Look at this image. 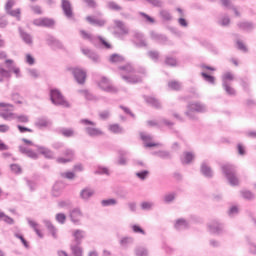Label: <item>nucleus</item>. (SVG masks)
<instances>
[{"label": "nucleus", "mask_w": 256, "mask_h": 256, "mask_svg": "<svg viewBox=\"0 0 256 256\" xmlns=\"http://www.w3.org/2000/svg\"><path fill=\"white\" fill-rule=\"evenodd\" d=\"M110 63H123L125 58L119 54H112L109 58Z\"/></svg>", "instance_id": "42"}, {"label": "nucleus", "mask_w": 256, "mask_h": 256, "mask_svg": "<svg viewBox=\"0 0 256 256\" xmlns=\"http://www.w3.org/2000/svg\"><path fill=\"white\" fill-rule=\"evenodd\" d=\"M50 101L53 103V105L67 108L71 107L69 102L65 100V97H63V94H61V91H59L58 89L50 90Z\"/></svg>", "instance_id": "4"}, {"label": "nucleus", "mask_w": 256, "mask_h": 256, "mask_svg": "<svg viewBox=\"0 0 256 256\" xmlns=\"http://www.w3.org/2000/svg\"><path fill=\"white\" fill-rule=\"evenodd\" d=\"M26 181L27 187H29L30 191L33 193V191H36L37 189V183L35 181L29 180V178L24 179Z\"/></svg>", "instance_id": "51"}, {"label": "nucleus", "mask_w": 256, "mask_h": 256, "mask_svg": "<svg viewBox=\"0 0 256 256\" xmlns=\"http://www.w3.org/2000/svg\"><path fill=\"white\" fill-rule=\"evenodd\" d=\"M19 151L22 155H26L30 159H39V154L25 146H19Z\"/></svg>", "instance_id": "20"}, {"label": "nucleus", "mask_w": 256, "mask_h": 256, "mask_svg": "<svg viewBox=\"0 0 256 256\" xmlns=\"http://www.w3.org/2000/svg\"><path fill=\"white\" fill-rule=\"evenodd\" d=\"M80 35L82 38H84L86 41H90V43H93V41H95V37L91 34H89L87 31L85 30H81L80 31Z\"/></svg>", "instance_id": "47"}, {"label": "nucleus", "mask_w": 256, "mask_h": 256, "mask_svg": "<svg viewBox=\"0 0 256 256\" xmlns=\"http://www.w3.org/2000/svg\"><path fill=\"white\" fill-rule=\"evenodd\" d=\"M132 231L133 233H138L140 235H146L145 230H143V228H141V226L134 224L132 225Z\"/></svg>", "instance_id": "58"}, {"label": "nucleus", "mask_w": 256, "mask_h": 256, "mask_svg": "<svg viewBox=\"0 0 256 256\" xmlns=\"http://www.w3.org/2000/svg\"><path fill=\"white\" fill-rule=\"evenodd\" d=\"M222 87L226 92V94L229 95L230 97H235V95H237V91L235 90V88L231 87L230 83L224 82L222 83Z\"/></svg>", "instance_id": "32"}, {"label": "nucleus", "mask_w": 256, "mask_h": 256, "mask_svg": "<svg viewBox=\"0 0 256 256\" xmlns=\"http://www.w3.org/2000/svg\"><path fill=\"white\" fill-rule=\"evenodd\" d=\"M201 76L203 77L204 81H206V83H209L210 85H215V76H211L205 72H202Z\"/></svg>", "instance_id": "45"}, {"label": "nucleus", "mask_w": 256, "mask_h": 256, "mask_svg": "<svg viewBox=\"0 0 256 256\" xmlns=\"http://www.w3.org/2000/svg\"><path fill=\"white\" fill-rule=\"evenodd\" d=\"M93 195H95V190L89 187L82 189L80 192V198H82L83 201H89V199L93 197Z\"/></svg>", "instance_id": "22"}, {"label": "nucleus", "mask_w": 256, "mask_h": 256, "mask_svg": "<svg viewBox=\"0 0 256 256\" xmlns=\"http://www.w3.org/2000/svg\"><path fill=\"white\" fill-rule=\"evenodd\" d=\"M133 37L138 41L135 43L136 47H147V41L140 32H134Z\"/></svg>", "instance_id": "26"}, {"label": "nucleus", "mask_w": 256, "mask_h": 256, "mask_svg": "<svg viewBox=\"0 0 256 256\" xmlns=\"http://www.w3.org/2000/svg\"><path fill=\"white\" fill-rule=\"evenodd\" d=\"M150 37L153 39V41H156L157 43H160V45H165L169 39L164 34L157 33L155 31L150 32Z\"/></svg>", "instance_id": "19"}, {"label": "nucleus", "mask_w": 256, "mask_h": 256, "mask_svg": "<svg viewBox=\"0 0 256 256\" xmlns=\"http://www.w3.org/2000/svg\"><path fill=\"white\" fill-rule=\"evenodd\" d=\"M19 33L22 41H24L26 45H33V36H31V34L23 31L21 28H19Z\"/></svg>", "instance_id": "28"}, {"label": "nucleus", "mask_w": 256, "mask_h": 256, "mask_svg": "<svg viewBox=\"0 0 256 256\" xmlns=\"http://www.w3.org/2000/svg\"><path fill=\"white\" fill-rule=\"evenodd\" d=\"M222 173L225 175L228 183L235 187L239 185V178H237V169L232 164H223L221 166Z\"/></svg>", "instance_id": "3"}, {"label": "nucleus", "mask_w": 256, "mask_h": 256, "mask_svg": "<svg viewBox=\"0 0 256 256\" xmlns=\"http://www.w3.org/2000/svg\"><path fill=\"white\" fill-rule=\"evenodd\" d=\"M117 203V199L114 198L104 199L101 201L102 207H114Z\"/></svg>", "instance_id": "39"}, {"label": "nucleus", "mask_w": 256, "mask_h": 256, "mask_svg": "<svg viewBox=\"0 0 256 256\" xmlns=\"http://www.w3.org/2000/svg\"><path fill=\"white\" fill-rule=\"evenodd\" d=\"M13 7H15V0L6 1L4 6L6 15L14 17L17 21H21V8H16L13 10Z\"/></svg>", "instance_id": "6"}, {"label": "nucleus", "mask_w": 256, "mask_h": 256, "mask_svg": "<svg viewBox=\"0 0 256 256\" xmlns=\"http://www.w3.org/2000/svg\"><path fill=\"white\" fill-rule=\"evenodd\" d=\"M144 99L146 103H148V105L155 107V109H161V102H159L157 98L151 96H144Z\"/></svg>", "instance_id": "30"}, {"label": "nucleus", "mask_w": 256, "mask_h": 256, "mask_svg": "<svg viewBox=\"0 0 256 256\" xmlns=\"http://www.w3.org/2000/svg\"><path fill=\"white\" fill-rule=\"evenodd\" d=\"M241 195L243 199H247L248 201H253L255 199V194L249 190H243L241 191Z\"/></svg>", "instance_id": "46"}, {"label": "nucleus", "mask_w": 256, "mask_h": 256, "mask_svg": "<svg viewBox=\"0 0 256 256\" xmlns=\"http://www.w3.org/2000/svg\"><path fill=\"white\" fill-rule=\"evenodd\" d=\"M153 155L156 157H159L160 159H172L173 156H171V152L167 150H159L156 152H153Z\"/></svg>", "instance_id": "33"}, {"label": "nucleus", "mask_w": 256, "mask_h": 256, "mask_svg": "<svg viewBox=\"0 0 256 256\" xmlns=\"http://www.w3.org/2000/svg\"><path fill=\"white\" fill-rule=\"evenodd\" d=\"M72 236L74 237V240L72 241V243L81 245L83 243V239L87 237V232L81 229H76L72 232Z\"/></svg>", "instance_id": "16"}, {"label": "nucleus", "mask_w": 256, "mask_h": 256, "mask_svg": "<svg viewBox=\"0 0 256 256\" xmlns=\"http://www.w3.org/2000/svg\"><path fill=\"white\" fill-rule=\"evenodd\" d=\"M107 7L110 9V11H121V9H123L121 6H119V4H117V2L114 1L108 2Z\"/></svg>", "instance_id": "49"}, {"label": "nucleus", "mask_w": 256, "mask_h": 256, "mask_svg": "<svg viewBox=\"0 0 256 256\" xmlns=\"http://www.w3.org/2000/svg\"><path fill=\"white\" fill-rule=\"evenodd\" d=\"M86 21H88L90 25H96V27H105V23H107V21L94 18L93 16H87Z\"/></svg>", "instance_id": "25"}, {"label": "nucleus", "mask_w": 256, "mask_h": 256, "mask_svg": "<svg viewBox=\"0 0 256 256\" xmlns=\"http://www.w3.org/2000/svg\"><path fill=\"white\" fill-rule=\"evenodd\" d=\"M140 139L145 143L144 147L151 148V147H159V143H153V136L151 134H147L145 132L140 133Z\"/></svg>", "instance_id": "15"}, {"label": "nucleus", "mask_w": 256, "mask_h": 256, "mask_svg": "<svg viewBox=\"0 0 256 256\" xmlns=\"http://www.w3.org/2000/svg\"><path fill=\"white\" fill-rule=\"evenodd\" d=\"M168 87L174 91H179L181 89V83L177 81H172L168 83Z\"/></svg>", "instance_id": "59"}, {"label": "nucleus", "mask_w": 256, "mask_h": 256, "mask_svg": "<svg viewBox=\"0 0 256 256\" xmlns=\"http://www.w3.org/2000/svg\"><path fill=\"white\" fill-rule=\"evenodd\" d=\"M61 133L64 137H73V135H75V132L73 131V129H62Z\"/></svg>", "instance_id": "63"}, {"label": "nucleus", "mask_w": 256, "mask_h": 256, "mask_svg": "<svg viewBox=\"0 0 256 256\" xmlns=\"http://www.w3.org/2000/svg\"><path fill=\"white\" fill-rule=\"evenodd\" d=\"M98 87L102 91H105L106 93H113V94L119 93V89L113 86V84L111 83V80L105 76H103L101 80L98 82Z\"/></svg>", "instance_id": "7"}, {"label": "nucleus", "mask_w": 256, "mask_h": 256, "mask_svg": "<svg viewBox=\"0 0 256 256\" xmlns=\"http://www.w3.org/2000/svg\"><path fill=\"white\" fill-rule=\"evenodd\" d=\"M127 155V151H120V156L118 158V165H127V158L123 156Z\"/></svg>", "instance_id": "55"}, {"label": "nucleus", "mask_w": 256, "mask_h": 256, "mask_svg": "<svg viewBox=\"0 0 256 256\" xmlns=\"http://www.w3.org/2000/svg\"><path fill=\"white\" fill-rule=\"evenodd\" d=\"M208 231L212 235H223L225 233V227L218 220H212L208 223Z\"/></svg>", "instance_id": "9"}, {"label": "nucleus", "mask_w": 256, "mask_h": 256, "mask_svg": "<svg viewBox=\"0 0 256 256\" xmlns=\"http://www.w3.org/2000/svg\"><path fill=\"white\" fill-rule=\"evenodd\" d=\"M79 93H81L87 101H95V96L89 92V90H79Z\"/></svg>", "instance_id": "48"}, {"label": "nucleus", "mask_w": 256, "mask_h": 256, "mask_svg": "<svg viewBox=\"0 0 256 256\" xmlns=\"http://www.w3.org/2000/svg\"><path fill=\"white\" fill-rule=\"evenodd\" d=\"M43 223L46 229H48L49 233H51L52 237L54 239H57V228L55 227V225H53V223H51V220L45 219L43 220Z\"/></svg>", "instance_id": "24"}, {"label": "nucleus", "mask_w": 256, "mask_h": 256, "mask_svg": "<svg viewBox=\"0 0 256 256\" xmlns=\"http://www.w3.org/2000/svg\"><path fill=\"white\" fill-rule=\"evenodd\" d=\"M175 199H177V193H175V192H170L168 194H165L163 197V201L167 205L173 203V201H175Z\"/></svg>", "instance_id": "36"}, {"label": "nucleus", "mask_w": 256, "mask_h": 256, "mask_svg": "<svg viewBox=\"0 0 256 256\" xmlns=\"http://www.w3.org/2000/svg\"><path fill=\"white\" fill-rule=\"evenodd\" d=\"M234 76L232 75L231 72H226L223 76H222V83H229V81H233Z\"/></svg>", "instance_id": "57"}, {"label": "nucleus", "mask_w": 256, "mask_h": 256, "mask_svg": "<svg viewBox=\"0 0 256 256\" xmlns=\"http://www.w3.org/2000/svg\"><path fill=\"white\" fill-rule=\"evenodd\" d=\"M15 119H17L18 123H29V116L27 115L15 114Z\"/></svg>", "instance_id": "60"}, {"label": "nucleus", "mask_w": 256, "mask_h": 256, "mask_svg": "<svg viewBox=\"0 0 256 256\" xmlns=\"http://www.w3.org/2000/svg\"><path fill=\"white\" fill-rule=\"evenodd\" d=\"M196 113H207V105L199 101L188 103L187 111L185 112L186 117L191 121H197L199 117Z\"/></svg>", "instance_id": "2"}, {"label": "nucleus", "mask_w": 256, "mask_h": 256, "mask_svg": "<svg viewBox=\"0 0 256 256\" xmlns=\"http://www.w3.org/2000/svg\"><path fill=\"white\" fill-rule=\"evenodd\" d=\"M142 211H151L155 207V203L144 201L140 204Z\"/></svg>", "instance_id": "41"}, {"label": "nucleus", "mask_w": 256, "mask_h": 256, "mask_svg": "<svg viewBox=\"0 0 256 256\" xmlns=\"http://www.w3.org/2000/svg\"><path fill=\"white\" fill-rule=\"evenodd\" d=\"M70 251L73 256H83V247H81V244L71 242Z\"/></svg>", "instance_id": "23"}, {"label": "nucleus", "mask_w": 256, "mask_h": 256, "mask_svg": "<svg viewBox=\"0 0 256 256\" xmlns=\"http://www.w3.org/2000/svg\"><path fill=\"white\" fill-rule=\"evenodd\" d=\"M55 20L51 18H42V27H53Z\"/></svg>", "instance_id": "50"}, {"label": "nucleus", "mask_w": 256, "mask_h": 256, "mask_svg": "<svg viewBox=\"0 0 256 256\" xmlns=\"http://www.w3.org/2000/svg\"><path fill=\"white\" fill-rule=\"evenodd\" d=\"M80 123H82V125H91L85 128V132L89 137H101V135H103V130L95 127L97 123L89 119H82Z\"/></svg>", "instance_id": "5"}, {"label": "nucleus", "mask_w": 256, "mask_h": 256, "mask_svg": "<svg viewBox=\"0 0 256 256\" xmlns=\"http://www.w3.org/2000/svg\"><path fill=\"white\" fill-rule=\"evenodd\" d=\"M134 241L135 239L133 237H124L120 240V245L121 247H129Z\"/></svg>", "instance_id": "43"}, {"label": "nucleus", "mask_w": 256, "mask_h": 256, "mask_svg": "<svg viewBox=\"0 0 256 256\" xmlns=\"http://www.w3.org/2000/svg\"><path fill=\"white\" fill-rule=\"evenodd\" d=\"M8 107L13 108V105L9 103H0V117L4 119V121H13L15 119V113H13V110H10Z\"/></svg>", "instance_id": "8"}, {"label": "nucleus", "mask_w": 256, "mask_h": 256, "mask_svg": "<svg viewBox=\"0 0 256 256\" xmlns=\"http://www.w3.org/2000/svg\"><path fill=\"white\" fill-rule=\"evenodd\" d=\"M3 77H11V71L5 70L4 68L0 67V83H3Z\"/></svg>", "instance_id": "54"}, {"label": "nucleus", "mask_w": 256, "mask_h": 256, "mask_svg": "<svg viewBox=\"0 0 256 256\" xmlns=\"http://www.w3.org/2000/svg\"><path fill=\"white\" fill-rule=\"evenodd\" d=\"M94 173L95 175H109V169H107V167L99 166Z\"/></svg>", "instance_id": "61"}, {"label": "nucleus", "mask_w": 256, "mask_h": 256, "mask_svg": "<svg viewBox=\"0 0 256 256\" xmlns=\"http://www.w3.org/2000/svg\"><path fill=\"white\" fill-rule=\"evenodd\" d=\"M81 51H82L83 55L88 57V59H91V61H93V63L101 62V58H99L98 54L95 53L93 50H91L89 48H82Z\"/></svg>", "instance_id": "17"}, {"label": "nucleus", "mask_w": 256, "mask_h": 256, "mask_svg": "<svg viewBox=\"0 0 256 256\" xmlns=\"http://www.w3.org/2000/svg\"><path fill=\"white\" fill-rule=\"evenodd\" d=\"M63 155L66 158H63V157L57 158V160H56L57 163H62V164L71 163V161H73V159H75V150L67 148L63 151Z\"/></svg>", "instance_id": "12"}, {"label": "nucleus", "mask_w": 256, "mask_h": 256, "mask_svg": "<svg viewBox=\"0 0 256 256\" xmlns=\"http://www.w3.org/2000/svg\"><path fill=\"white\" fill-rule=\"evenodd\" d=\"M114 25L117 30L114 31V35L118 39H123L124 35H129V28L125 26V23L121 20H114Z\"/></svg>", "instance_id": "10"}, {"label": "nucleus", "mask_w": 256, "mask_h": 256, "mask_svg": "<svg viewBox=\"0 0 256 256\" xmlns=\"http://www.w3.org/2000/svg\"><path fill=\"white\" fill-rule=\"evenodd\" d=\"M119 70L122 71L120 75L123 81H125L126 83L135 85L143 81V78L141 76L133 75V73H135V69H133V66H131L130 64H127L125 66H120Z\"/></svg>", "instance_id": "1"}, {"label": "nucleus", "mask_w": 256, "mask_h": 256, "mask_svg": "<svg viewBox=\"0 0 256 256\" xmlns=\"http://www.w3.org/2000/svg\"><path fill=\"white\" fill-rule=\"evenodd\" d=\"M70 219L72 223L79 225V223H81V219H83V212L81 211V208L76 207L70 210Z\"/></svg>", "instance_id": "14"}, {"label": "nucleus", "mask_w": 256, "mask_h": 256, "mask_svg": "<svg viewBox=\"0 0 256 256\" xmlns=\"http://www.w3.org/2000/svg\"><path fill=\"white\" fill-rule=\"evenodd\" d=\"M174 227L177 231H184V229H189V222L183 218H180L176 220Z\"/></svg>", "instance_id": "27"}, {"label": "nucleus", "mask_w": 256, "mask_h": 256, "mask_svg": "<svg viewBox=\"0 0 256 256\" xmlns=\"http://www.w3.org/2000/svg\"><path fill=\"white\" fill-rule=\"evenodd\" d=\"M49 125H51V120L45 116L38 118L35 122V126L39 129H43V127H49Z\"/></svg>", "instance_id": "29"}, {"label": "nucleus", "mask_w": 256, "mask_h": 256, "mask_svg": "<svg viewBox=\"0 0 256 256\" xmlns=\"http://www.w3.org/2000/svg\"><path fill=\"white\" fill-rule=\"evenodd\" d=\"M193 159H195V155L192 152H184L181 161L183 165H189Z\"/></svg>", "instance_id": "34"}, {"label": "nucleus", "mask_w": 256, "mask_h": 256, "mask_svg": "<svg viewBox=\"0 0 256 256\" xmlns=\"http://www.w3.org/2000/svg\"><path fill=\"white\" fill-rule=\"evenodd\" d=\"M218 23L222 27H228L229 23H231V19L229 18V16L225 15L218 21Z\"/></svg>", "instance_id": "53"}, {"label": "nucleus", "mask_w": 256, "mask_h": 256, "mask_svg": "<svg viewBox=\"0 0 256 256\" xmlns=\"http://www.w3.org/2000/svg\"><path fill=\"white\" fill-rule=\"evenodd\" d=\"M34 147H36L37 151H39L46 159H55V153L51 151V149L40 145H34Z\"/></svg>", "instance_id": "18"}, {"label": "nucleus", "mask_w": 256, "mask_h": 256, "mask_svg": "<svg viewBox=\"0 0 256 256\" xmlns=\"http://www.w3.org/2000/svg\"><path fill=\"white\" fill-rule=\"evenodd\" d=\"M10 169L13 171V173H16V175H21V173H23V170L19 164H12Z\"/></svg>", "instance_id": "62"}, {"label": "nucleus", "mask_w": 256, "mask_h": 256, "mask_svg": "<svg viewBox=\"0 0 256 256\" xmlns=\"http://www.w3.org/2000/svg\"><path fill=\"white\" fill-rule=\"evenodd\" d=\"M28 225L35 231L36 235L40 237V239H43V233H41V230H39V224L31 218H27Z\"/></svg>", "instance_id": "31"}, {"label": "nucleus", "mask_w": 256, "mask_h": 256, "mask_svg": "<svg viewBox=\"0 0 256 256\" xmlns=\"http://www.w3.org/2000/svg\"><path fill=\"white\" fill-rule=\"evenodd\" d=\"M109 131H111V133H115V134H121L124 133L123 127H121L119 124H111L108 126Z\"/></svg>", "instance_id": "38"}, {"label": "nucleus", "mask_w": 256, "mask_h": 256, "mask_svg": "<svg viewBox=\"0 0 256 256\" xmlns=\"http://www.w3.org/2000/svg\"><path fill=\"white\" fill-rule=\"evenodd\" d=\"M238 27L242 29V31H253V29H255V25L251 22H239Z\"/></svg>", "instance_id": "35"}, {"label": "nucleus", "mask_w": 256, "mask_h": 256, "mask_svg": "<svg viewBox=\"0 0 256 256\" xmlns=\"http://www.w3.org/2000/svg\"><path fill=\"white\" fill-rule=\"evenodd\" d=\"M56 221L60 223V225H65V221H67V216L64 213L56 214Z\"/></svg>", "instance_id": "52"}, {"label": "nucleus", "mask_w": 256, "mask_h": 256, "mask_svg": "<svg viewBox=\"0 0 256 256\" xmlns=\"http://www.w3.org/2000/svg\"><path fill=\"white\" fill-rule=\"evenodd\" d=\"M200 171H201L202 175L204 177H206L207 179L213 178V170L209 167L207 162H202Z\"/></svg>", "instance_id": "21"}, {"label": "nucleus", "mask_w": 256, "mask_h": 256, "mask_svg": "<svg viewBox=\"0 0 256 256\" xmlns=\"http://www.w3.org/2000/svg\"><path fill=\"white\" fill-rule=\"evenodd\" d=\"M72 74L75 81H77L79 85L85 84V79H87V72L81 68H72Z\"/></svg>", "instance_id": "11"}, {"label": "nucleus", "mask_w": 256, "mask_h": 256, "mask_svg": "<svg viewBox=\"0 0 256 256\" xmlns=\"http://www.w3.org/2000/svg\"><path fill=\"white\" fill-rule=\"evenodd\" d=\"M61 9L67 19L73 18V6L69 0H61Z\"/></svg>", "instance_id": "13"}, {"label": "nucleus", "mask_w": 256, "mask_h": 256, "mask_svg": "<svg viewBox=\"0 0 256 256\" xmlns=\"http://www.w3.org/2000/svg\"><path fill=\"white\" fill-rule=\"evenodd\" d=\"M148 176H149L148 170H143L136 173V177H138V179H141V181H145Z\"/></svg>", "instance_id": "56"}, {"label": "nucleus", "mask_w": 256, "mask_h": 256, "mask_svg": "<svg viewBox=\"0 0 256 256\" xmlns=\"http://www.w3.org/2000/svg\"><path fill=\"white\" fill-rule=\"evenodd\" d=\"M4 221V223H7V225H14L15 220H13V218L5 215V213L0 212V221Z\"/></svg>", "instance_id": "44"}, {"label": "nucleus", "mask_w": 256, "mask_h": 256, "mask_svg": "<svg viewBox=\"0 0 256 256\" xmlns=\"http://www.w3.org/2000/svg\"><path fill=\"white\" fill-rule=\"evenodd\" d=\"M5 63L8 67V69H10V71L12 70L13 73H15L16 77H21V74H20L21 70L19 68H15V67L11 66V65H13V60L12 59L5 60Z\"/></svg>", "instance_id": "37"}, {"label": "nucleus", "mask_w": 256, "mask_h": 256, "mask_svg": "<svg viewBox=\"0 0 256 256\" xmlns=\"http://www.w3.org/2000/svg\"><path fill=\"white\" fill-rule=\"evenodd\" d=\"M159 15L164 21H173V15L168 10H160Z\"/></svg>", "instance_id": "40"}, {"label": "nucleus", "mask_w": 256, "mask_h": 256, "mask_svg": "<svg viewBox=\"0 0 256 256\" xmlns=\"http://www.w3.org/2000/svg\"><path fill=\"white\" fill-rule=\"evenodd\" d=\"M136 256H147V249L143 247H138L135 250Z\"/></svg>", "instance_id": "64"}]
</instances>
